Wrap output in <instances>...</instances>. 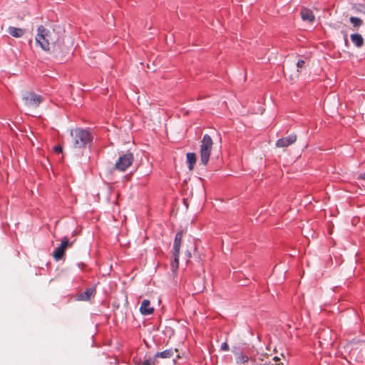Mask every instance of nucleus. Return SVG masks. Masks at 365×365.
<instances>
[{"instance_id":"nucleus-9","label":"nucleus","mask_w":365,"mask_h":365,"mask_svg":"<svg viewBox=\"0 0 365 365\" xmlns=\"http://www.w3.org/2000/svg\"><path fill=\"white\" fill-rule=\"evenodd\" d=\"M300 14L303 21H307L309 23H312L315 20V16L313 11L309 9H302Z\"/></svg>"},{"instance_id":"nucleus-18","label":"nucleus","mask_w":365,"mask_h":365,"mask_svg":"<svg viewBox=\"0 0 365 365\" xmlns=\"http://www.w3.org/2000/svg\"><path fill=\"white\" fill-rule=\"evenodd\" d=\"M250 358L247 355L240 354L236 358V362L237 364H245L249 361Z\"/></svg>"},{"instance_id":"nucleus-16","label":"nucleus","mask_w":365,"mask_h":365,"mask_svg":"<svg viewBox=\"0 0 365 365\" xmlns=\"http://www.w3.org/2000/svg\"><path fill=\"white\" fill-rule=\"evenodd\" d=\"M173 351L172 349H167L161 352H158L155 355V358H163V359H170L173 356Z\"/></svg>"},{"instance_id":"nucleus-1","label":"nucleus","mask_w":365,"mask_h":365,"mask_svg":"<svg viewBox=\"0 0 365 365\" xmlns=\"http://www.w3.org/2000/svg\"><path fill=\"white\" fill-rule=\"evenodd\" d=\"M70 134L73 137L72 147L76 149L84 148L93 140L91 132L86 129L78 128L71 130Z\"/></svg>"},{"instance_id":"nucleus-28","label":"nucleus","mask_w":365,"mask_h":365,"mask_svg":"<svg viewBox=\"0 0 365 365\" xmlns=\"http://www.w3.org/2000/svg\"><path fill=\"white\" fill-rule=\"evenodd\" d=\"M345 43H348V41H347L346 36L345 37Z\"/></svg>"},{"instance_id":"nucleus-27","label":"nucleus","mask_w":365,"mask_h":365,"mask_svg":"<svg viewBox=\"0 0 365 365\" xmlns=\"http://www.w3.org/2000/svg\"><path fill=\"white\" fill-rule=\"evenodd\" d=\"M261 365H273V364H271L270 362H269V363H265V364H261ZM277 365H279V364H277Z\"/></svg>"},{"instance_id":"nucleus-15","label":"nucleus","mask_w":365,"mask_h":365,"mask_svg":"<svg viewBox=\"0 0 365 365\" xmlns=\"http://www.w3.org/2000/svg\"><path fill=\"white\" fill-rule=\"evenodd\" d=\"M196 160V155L194 153H188L187 154V163L190 170H192L194 168Z\"/></svg>"},{"instance_id":"nucleus-5","label":"nucleus","mask_w":365,"mask_h":365,"mask_svg":"<svg viewBox=\"0 0 365 365\" xmlns=\"http://www.w3.org/2000/svg\"><path fill=\"white\" fill-rule=\"evenodd\" d=\"M133 160L134 158L133 153L127 152L126 153L122 154L119 156L118 160L115 163V167L120 171H125L132 165Z\"/></svg>"},{"instance_id":"nucleus-4","label":"nucleus","mask_w":365,"mask_h":365,"mask_svg":"<svg viewBox=\"0 0 365 365\" xmlns=\"http://www.w3.org/2000/svg\"><path fill=\"white\" fill-rule=\"evenodd\" d=\"M23 101L26 106L36 108L42 103L44 98L34 92H26L23 96Z\"/></svg>"},{"instance_id":"nucleus-7","label":"nucleus","mask_w":365,"mask_h":365,"mask_svg":"<svg viewBox=\"0 0 365 365\" xmlns=\"http://www.w3.org/2000/svg\"><path fill=\"white\" fill-rule=\"evenodd\" d=\"M297 140V135L295 134H291L287 137L282 138L277 140L276 146L277 148H285L287 147Z\"/></svg>"},{"instance_id":"nucleus-24","label":"nucleus","mask_w":365,"mask_h":365,"mask_svg":"<svg viewBox=\"0 0 365 365\" xmlns=\"http://www.w3.org/2000/svg\"><path fill=\"white\" fill-rule=\"evenodd\" d=\"M187 255L188 258L191 257V253L189 251L187 252Z\"/></svg>"},{"instance_id":"nucleus-12","label":"nucleus","mask_w":365,"mask_h":365,"mask_svg":"<svg viewBox=\"0 0 365 365\" xmlns=\"http://www.w3.org/2000/svg\"><path fill=\"white\" fill-rule=\"evenodd\" d=\"M350 38L352 43L358 48H361L364 43V38L361 34H353Z\"/></svg>"},{"instance_id":"nucleus-14","label":"nucleus","mask_w":365,"mask_h":365,"mask_svg":"<svg viewBox=\"0 0 365 365\" xmlns=\"http://www.w3.org/2000/svg\"><path fill=\"white\" fill-rule=\"evenodd\" d=\"M95 293V290L92 288H87L85 292L81 293L78 297V299L79 300H83V301H87L88 300L91 296H93Z\"/></svg>"},{"instance_id":"nucleus-11","label":"nucleus","mask_w":365,"mask_h":365,"mask_svg":"<svg viewBox=\"0 0 365 365\" xmlns=\"http://www.w3.org/2000/svg\"><path fill=\"white\" fill-rule=\"evenodd\" d=\"M182 231H179L176 233L175 240H174V244H173V248L172 252H180V247H181V242L182 240Z\"/></svg>"},{"instance_id":"nucleus-23","label":"nucleus","mask_w":365,"mask_h":365,"mask_svg":"<svg viewBox=\"0 0 365 365\" xmlns=\"http://www.w3.org/2000/svg\"><path fill=\"white\" fill-rule=\"evenodd\" d=\"M143 365H150V361L149 359H146L143 362Z\"/></svg>"},{"instance_id":"nucleus-19","label":"nucleus","mask_w":365,"mask_h":365,"mask_svg":"<svg viewBox=\"0 0 365 365\" xmlns=\"http://www.w3.org/2000/svg\"><path fill=\"white\" fill-rule=\"evenodd\" d=\"M53 150H54L55 153L59 154V153H62L63 148H62V147L61 145H56L53 148Z\"/></svg>"},{"instance_id":"nucleus-21","label":"nucleus","mask_w":365,"mask_h":365,"mask_svg":"<svg viewBox=\"0 0 365 365\" xmlns=\"http://www.w3.org/2000/svg\"><path fill=\"white\" fill-rule=\"evenodd\" d=\"M304 65V61L303 60H299L297 63V66L298 68H302Z\"/></svg>"},{"instance_id":"nucleus-13","label":"nucleus","mask_w":365,"mask_h":365,"mask_svg":"<svg viewBox=\"0 0 365 365\" xmlns=\"http://www.w3.org/2000/svg\"><path fill=\"white\" fill-rule=\"evenodd\" d=\"M173 259L170 261V267L173 273H176L179 267L180 252H173Z\"/></svg>"},{"instance_id":"nucleus-2","label":"nucleus","mask_w":365,"mask_h":365,"mask_svg":"<svg viewBox=\"0 0 365 365\" xmlns=\"http://www.w3.org/2000/svg\"><path fill=\"white\" fill-rule=\"evenodd\" d=\"M212 146L213 141L212 138L209 135L205 134L202 138L200 148V162L204 165H207L209 162Z\"/></svg>"},{"instance_id":"nucleus-8","label":"nucleus","mask_w":365,"mask_h":365,"mask_svg":"<svg viewBox=\"0 0 365 365\" xmlns=\"http://www.w3.org/2000/svg\"><path fill=\"white\" fill-rule=\"evenodd\" d=\"M140 312L143 315H149L154 312V308L151 306L150 300H143L140 307Z\"/></svg>"},{"instance_id":"nucleus-10","label":"nucleus","mask_w":365,"mask_h":365,"mask_svg":"<svg viewBox=\"0 0 365 365\" xmlns=\"http://www.w3.org/2000/svg\"><path fill=\"white\" fill-rule=\"evenodd\" d=\"M7 31L9 35L14 38H21L26 33V30L24 29L17 28L14 26H9Z\"/></svg>"},{"instance_id":"nucleus-6","label":"nucleus","mask_w":365,"mask_h":365,"mask_svg":"<svg viewBox=\"0 0 365 365\" xmlns=\"http://www.w3.org/2000/svg\"><path fill=\"white\" fill-rule=\"evenodd\" d=\"M71 245V243H70L68 238L66 237H65L62 240L61 245L57 248H56L55 250L53 251V256L54 259L56 261L61 259L65 255L66 248Z\"/></svg>"},{"instance_id":"nucleus-17","label":"nucleus","mask_w":365,"mask_h":365,"mask_svg":"<svg viewBox=\"0 0 365 365\" xmlns=\"http://www.w3.org/2000/svg\"><path fill=\"white\" fill-rule=\"evenodd\" d=\"M349 21L354 28V30H357L363 24L362 19L358 17L351 16Z\"/></svg>"},{"instance_id":"nucleus-20","label":"nucleus","mask_w":365,"mask_h":365,"mask_svg":"<svg viewBox=\"0 0 365 365\" xmlns=\"http://www.w3.org/2000/svg\"><path fill=\"white\" fill-rule=\"evenodd\" d=\"M221 349L224 351H229L230 347H229V345L226 342H224L221 345Z\"/></svg>"},{"instance_id":"nucleus-25","label":"nucleus","mask_w":365,"mask_h":365,"mask_svg":"<svg viewBox=\"0 0 365 365\" xmlns=\"http://www.w3.org/2000/svg\"><path fill=\"white\" fill-rule=\"evenodd\" d=\"M273 359L276 361H279V359L277 356H274Z\"/></svg>"},{"instance_id":"nucleus-22","label":"nucleus","mask_w":365,"mask_h":365,"mask_svg":"<svg viewBox=\"0 0 365 365\" xmlns=\"http://www.w3.org/2000/svg\"><path fill=\"white\" fill-rule=\"evenodd\" d=\"M358 179H360V180H365V172H364V173H361V174L359 175Z\"/></svg>"},{"instance_id":"nucleus-26","label":"nucleus","mask_w":365,"mask_h":365,"mask_svg":"<svg viewBox=\"0 0 365 365\" xmlns=\"http://www.w3.org/2000/svg\"><path fill=\"white\" fill-rule=\"evenodd\" d=\"M361 11L365 14V6H363V9H361Z\"/></svg>"},{"instance_id":"nucleus-3","label":"nucleus","mask_w":365,"mask_h":365,"mask_svg":"<svg viewBox=\"0 0 365 365\" xmlns=\"http://www.w3.org/2000/svg\"><path fill=\"white\" fill-rule=\"evenodd\" d=\"M50 31L43 26L41 25L38 27L36 42L43 51H48L50 50Z\"/></svg>"}]
</instances>
